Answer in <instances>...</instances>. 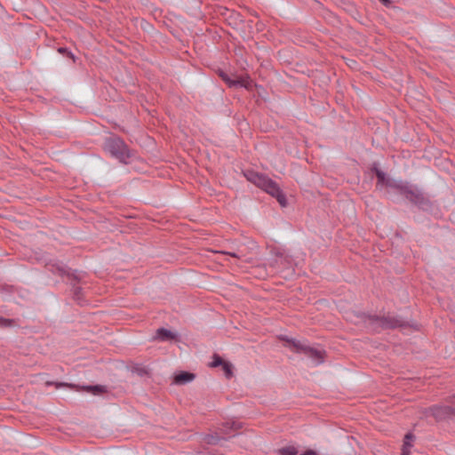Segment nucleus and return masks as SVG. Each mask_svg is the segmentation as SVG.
Instances as JSON below:
<instances>
[{"label": "nucleus", "mask_w": 455, "mask_h": 455, "mask_svg": "<svg viewBox=\"0 0 455 455\" xmlns=\"http://www.w3.org/2000/svg\"><path fill=\"white\" fill-rule=\"evenodd\" d=\"M244 176L250 182L253 183L267 194L275 197L282 206L286 205V197L279 186L271 179L253 171H246Z\"/></svg>", "instance_id": "obj_1"}, {"label": "nucleus", "mask_w": 455, "mask_h": 455, "mask_svg": "<svg viewBox=\"0 0 455 455\" xmlns=\"http://www.w3.org/2000/svg\"><path fill=\"white\" fill-rule=\"evenodd\" d=\"M105 149L120 162H125L130 157V152L124 140L118 137H111L105 142Z\"/></svg>", "instance_id": "obj_2"}, {"label": "nucleus", "mask_w": 455, "mask_h": 455, "mask_svg": "<svg viewBox=\"0 0 455 455\" xmlns=\"http://www.w3.org/2000/svg\"><path fill=\"white\" fill-rule=\"evenodd\" d=\"M287 342L290 349L295 352H303L312 359L314 363L319 364L323 362V352L322 350L309 347L295 339H287Z\"/></svg>", "instance_id": "obj_3"}, {"label": "nucleus", "mask_w": 455, "mask_h": 455, "mask_svg": "<svg viewBox=\"0 0 455 455\" xmlns=\"http://www.w3.org/2000/svg\"><path fill=\"white\" fill-rule=\"evenodd\" d=\"M373 321L378 326L382 328H396L402 325V321L394 316H387L382 318H375Z\"/></svg>", "instance_id": "obj_4"}, {"label": "nucleus", "mask_w": 455, "mask_h": 455, "mask_svg": "<svg viewBox=\"0 0 455 455\" xmlns=\"http://www.w3.org/2000/svg\"><path fill=\"white\" fill-rule=\"evenodd\" d=\"M194 379L195 375L193 373L182 371L175 375L174 383L178 385H182L191 382Z\"/></svg>", "instance_id": "obj_5"}, {"label": "nucleus", "mask_w": 455, "mask_h": 455, "mask_svg": "<svg viewBox=\"0 0 455 455\" xmlns=\"http://www.w3.org/2000/svg\"><path fill=\"white\" fill-rule=\"evenodd\" d=\"M174 338L175 334L167 329L160 328L156 331V339L160 340L172 339Z\"/></svg>", "instance_id": "obj_6"}, {"label": "nucleus", "mask_w": 455, "mask_h": 455, "mask_svg": "<svg viewBox=\"0 0 455 455\" xmlns=\"http://www.w3.org/2000/svg\"><path fill=\"white\" fill-rule=\"evenodd\" d=\"M222 440L219 435H207L204 437V443L206 444L215 445L218 444Z\"/></svg>", "instance_id": "obj_7"}, {"label": "nucleus", "mask_w": 455, "mask_h": 455, "mask_svg": "<svg viewBox=\"0 0 455 455\" xmlns=\"http://www.w3.org/2000/svg\"><path fill=\"white\" fill-rule=\"evenodd\" d=\"M280 455H298L299 450L293 445H288L279 451Z\"/></svg>", "instance_id": "obj_8"}, {"label": "nucleus", "mask_w": 455, "mask_h": 455, "mask_svg": "<svg viewBox=\"0 0 455 455\" xmlns=\"http://www.w3.org/2000/svg\"><path fill=\"white\" fill-rule=\"evenodd\" d=\"M411 441H412L411 435H410V434L406 435L405 439H404L402 455H408L410 453L409 447L411 446Z\"/></svg>", "instance_id": "obj_9"}, {"label": "nucleus", "mask_w": 455, "mask_h": 455, "mask_svg": "<svg viewBox=\"0 0 455 455\" xmlns=\"http://www.w3.org/2000/svg\"><path fill=\"white\" fill-rule=\"evenodd\" d=\"M222 369L225 372V375L228 379L231 378L232 375H233V372H232V364L228 363V362H224L222 363Z\"/></svg>", "instance_id": "obj_10"}, {"label": "nucleus", "mask_w": 455, "mask_h": 455, "mask_svg": "<svg viewBox=\"0 0 455 455\" xmlns=\"http://www.w3.org/2000/svg\"><path fill=\"white\" fill-rule=\"evenodd\" d=\"M224 361L221 359L220 356L214 355L212 362L211 363V367H218L221 366Z\"/></svg>", "instance_id": "obj_11"}, {"label": "nucleus", "mask_w": 455, "mask_h": 455, "mask_svg": "<svg viewBox=\"0 0 455 455\" xmlns=\"http://www.w3.org/2000/svg\"><path fill=\"white\" fill-rule=\"evenodd\" d=\"M222 79L227 82V84L229 85V86H235L237 84H239L240 83L238 81H235V80H231L228 77L227 75L221 73L220 74Z\"/></svg>", "instance_id": "obj_12"}, {"label": "nucleus", "mask_w": 455, "mask_h": 455, "mask_svg": "<svg viewBox=\"0 0 455 455\" xmlns=\"http://www.w3.org/2000/svg\"><path fill=\"white\" fill-rule=\"evenodd\" d=\"M13 323V320L0 316V327H10Z\"/></svg>", "instance_id": "obj_13"}, {"label": "nucleus", "mask_w": 455, "mask_h": 455, "mask_svg": "<svg viewBox=\"0 0 455 455\" xmlns=\"http://www.w3.org/2000/svg\"><path fill=\"white\" fill-rule=\"evenodd\" d=\"M376 175L379 181H383L385 180V173L383 172L377 170Z\"/></svg>", "instance_id": "obj_14"}, {"label": "nucleus", "mask_w": 455, "mask_h": 455, "mask_svg": "<svg viewBox=\"0 0 455 455\" xmlns=\"http://www.w3.org/2000/svg\"><path fill=\"white\" fill-rule=\"evenodd\" d=\"M301 455H316V452L313 450H307L303 452Z\"/></svg>", "instance_id": "obj_15"}, {"label": "nucleus", "mask_w": 455, "mask_h": 455, "mask_svg": "<svg viewBox=\"0 0 455 455\" xmlns=\"http://www.w3.org/2000/svg\"><path fill=\"white\" fill-rule=\"evenodd\" d=\"M231 425H232V426H231V427H232V428H235V429H237V427H238V425H237V424H235V423H232Z\"/></svg>", "instance_id": "obj_16"}, {"label": "nucleus", "mask_w": 455, "mask_h": 455, "mask_svg": "<svg viewBox=\"0 0 455 455\" xmlns=\"http://www.w3.org/2000/svg\"><path fill=\"white\" fill-rule=\"evenodd\" d=\"M59 52H67V49H65V48H60V49H59Z\"/></svg>", "instance_id": "obj_17"}, {"label": "nucleus", "mask_w": 455, "mask_h": 455, "mask_svg": "<svg viewBox=\"0 0 455 455\" xmlns=\"http://www.w3.org/2000/svg\"><path fill=\"white\" fill-rule=\"evenodd\" d=\"M228 425H229V423H227V424H226V426H224V429H223V431H225V432H226L227 428L228 427Z\"/></svg>", "instance_id": "obj_18"}, {"label": "nucleus", "mask_w": 455, "mask_h": 455, "mask_svg": "<svg viewBox=\"0 0 455 455\" xmlns=\"http://www.w3.org/2000/svg\"><path fill=\"white\" fill-rule=\"evenodd\" d=\"M88 388L100 389V387H98V386H95V387H89Z\"/></svg>", "instance_id": "obj_19"}, {"label": "nucleus", "mask_w": 455, "mask_h": 455, "mask_svg": "<svg viewBox=\"0 0 455 455\" xmlns=\"http://www.w3.org/2000/svg\"><path fill=\"white\" fill-rule=\"evenodd\" d=\"M230 255L236 257L235 253H229Z\"/></svg>", "instance_id": "obj_20"}]
</instances>
